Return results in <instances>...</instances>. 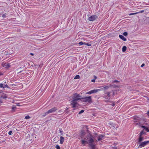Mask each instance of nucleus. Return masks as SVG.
<instances>
[{"mask_svg":"<svg viewBox=\"0 0 149 149\" xmlns=\"http://www.w3.org/2000/svg\"><path fill=\"white\" fill-rule=\"evenodd\" d=\"M143 135H146V133L145 132V131L144 130H143L141 131L139 134V136H141Z\"/></svg>","mask_w":149,"mask_h":149,"instance_id":"nucleus-12","label":"nucleus"},{"mask_svg":"<svg viewBox=\"0 0 149 149\" xmlns=\"http://www.w3.org/2000/svg\"><path fill=\"white\" fill-rule=\"evenodd\" d=\"M144 12V10H143L137 12V13H138H138H142L143 12Z\"/></svg>","mask_w":149,"mask_h":149,"instance_id":"nucleus-32","label":"nucleus"},{"mask_svg":"<svg viewBox=\"0 0 149 149\" xmlns=\"http://www.w3.org/2000/svg\"><path fill=\"white\" fill-rule=\"evenodd\" d=\"M94 78L95 79H96L97 78V77L96 76L94 75Z\"/></svg>","mask_w":149,"mask_h":149,"instance_id":"nucleus-42","label":"nucleus"},{"mask_svg":"<svg viewBox=\"0 0 149 149\" xmlns=\"http://www.w3.org/2000/svg\"><path fill=\"white\" fill-rule=\"evenodd\" d=\"M8 65L9 66V64H8Z\"/></svg>","mask_w":149,"mask_h":149,"instance_id":"nucleus-47","label":"nucleus"},{"mask_svg":"<svg viewBox=\"0 0 149 149\" xmlns=\"http://www.w3.org/2000/svg\"><path fill=\"white\" fill-rule=\"evenodd\" d=\"M111 85H110V86H105L103 88H104V90H107L108 89V88L111 87ZM102 89V90L103 88Z\"/></svg>","mask_w":149,"mask_h":149,"instance_id":"nucleus-16","label":"nucleus"},{"mask_svg":"<svg viewBox=\"0 0 149 149\" xmlns=\"http://www.w3.org/2000/svg\"><path fill=\"white\" fill-rule=\"evenodd\" d=\"M141 127H142V128H144V129H143V130H145V129L146 127L145 126H143V125Z\"/></svg>","mask_w":149,"mask_h":149,"instance_id":"nucleus-34","label":"nucleus"},{"mask_svg":"<svg viewBox=\"0 0 149 149\" xmlns=\"http://www.w3.org/2000/svg\"><path fill=\"white\" fill-rule=\"evenodd\" d=\"M55 148L57 149H60V147L58 145H56L55 146Z\"/></svg>","mask_w":149,"mask_h":149,"instance_id":"nucleus-28","label":"nucleus"},{"mask_svg":"<svg viewBox=\"0 0 149 149\" xmlns=\"http://www.w3.org/2000/svg\"><path fill=\"white\" fill-rule=\"evenodd\" d=\"M104 136L102 135H100L98 136V141H100L103 138Z\"/></svg>","mask_w":149,"mask_h":149,"instance_id":"nucleus-15","label":"nucleus"},{"mask_svg":"<svg viewBox=\"0 0 149 149\" xmlns=\"http://www.w3.org/2000/svg\"><path fill=\"white\" fill-rule=\"evenodd\" d=\"M144 131H146L147 132H149V130L146 127Z\"/></svg>","mask_w":149,"mask_h":149,"instance_id":"nucleus-27","label":"nucleus"},{"mask_svg":"<svg viewBox=\"0 0 149 149\" xmlns=\"http://www.w3.org/2000/svg\"><path fill=\"white\" fill-rule=\"evenodd\" d=\"M11 85L13 86H15V85L14 84H12V85Z\"/></svg>","mask_w":149,"mask_h":149,"instance_id":"nucleus-46","label":"nucleus"},{"mask_svg":"<svg viewBox=\"0 0 149 149\" xmlns=\"http://www.w3.org/2000/svg\"><path fill=\"white\" fill-rule=\"evenodd\" d=\"M6 15L5 14H4L2 15V16L3 17H5Z\"/></svg>","mask_w":149,"mask_h":149,"instance_id":"nucleus-37","label":"nucleus"},{"mask_svg":"<svg viewBox=\"0 0 149 149\" xmlns=\"http://www.w3.org/2000/svg\"><path fill=\"white\" fill-rule=\"evenodd\" d=\"M79 44L81 45H85V42H83L82 41H81L79 42Z\"/></svg>","mask_w":149,"mask_h":149,"instance_id":"nucleus-19","label":"nucleus"},{"mask_svg":"<svg viewBox=\"0 0 149 149\" xmlns=\"http://www.w3.org/2000/svg\"><path fill=\"white\" fill-rule=\"evenodd\" d=\"M138 14V13H137V12H136V13H130L129 14V15H136V14Z\"/></svg>","mask_w":149,"mask_h":149,"instance_id":"nucleus-22","label":"nucleus"},{"mask_svg":"<svg viewBox=\"0 0 149 149\" xmlns=\"http://www.w3.org/2000/svg\"><path fill=\"white\" fill-rule=\"evenodd\" d=\"M30 118V117L29 116L27 115V116H26L25 117V118L26 119H29V118Z\"/></svg>","mask_w":149,"mask_h":149,"instance_id":"nucleus-25","label":"nucleus"},{"mask_svg":"<svg viewBox=\"0 0 149 149\" xmlns=\"http://www.w3.org/2000/svg\"><path fill=\"white\" fill-rule=\"evenodd\" d=\"M97 16L96 15H94L89 17L88 20L89 21H93L97 18Z\"/></svg>","mask_w":149,"mask_h":149,"instance_id":"nucleus-6","label":"nucleus"},{"mask_svg":"<svg viewBox=\"0 0 149 149\" xmlns=\"http://www.w3.org/2000/svg\"><path fill=\"white\" fill-rule=\"evenodd\" d=\"M110 92H108L105 93L104 97L106 99V101H108L111 98Z\"/></svg>","mask_w":149,"mask_h":149,"instance_id":"nucleus-5","label":"nucleus"},{"mask_svg":"<svg viewBox=\"0 0 149 149\" xmlns=\"http://www.w3.org/2000/svg\"><path fill=\"white\" fill-rule=\"evenodd\" d=\"M80 78L79 76V75H77L74 78V79H79Z\"/></svg>","mask_w":149,"mask_h":149,"instance_id":"nucleus-20","label":"nucleus"},{"mask_svg":"<svg viewBox=\"0 0 149 149\" xmlns=\"http://www.w3.org/2000/svg\"><path fill=\"white\" fill-rule=\"evenodd\" d=\"M115 105V104L114 103H113L112 104V105L113 106H114Z\"/></svg>","mask_w":149,"mask_h":149,"instance_id":"nucleus-45","label":"nucleus"},{"mask_svg":"<svg viewBox=\"0 0 149 149\" xmlns=\"http://www.w3.org/2000/svg\"><path fill=\"white\" fill-rule=\"evenodd\" d=\"M64 138L61 136L60 138V143L61 144H62L64 141Z\"/></svg>","mask_w":149,"mask_h":149,"instance_id":"nucleus-13","label":"nucleus"},{"mask_svg":"<svg viewBox=\"0 0 149 149\" xmlns=\"http://www.w3.org/2000/svg\"><path fill=\"white\" fill-rule=\"evenodd\" d=\"M5 87H7L8 88H10V87H9L8 86V85L6 84H4V87H3V89H4V88Z\"/></svg>","mask_w":149,"mask_h":149,"instance_id":"nucleus-18","label":"nucleus"},{"mask_svg":"<svg viewBox=\"0 0 149 149\" xmlns=\"http://www.w3.org/2000/svg\"><path fill=\"white\" fill-rule=\"evenodd\" d=\"M119 82V81L118 80H114L113 81V83H114L115 82Z\"/></svg>","mask_w":149,"mask_h":149,"instance_id":"nucleus-36","label":"nucleus"},{"mask_svg":"<svg viewBox=\"0 0 149 149\" xmlns=\"http://www.w3.org/2000/svg\"><path fill=\"white\" fill-rule=\"evenodd\" d=\"M7 96L6 94L2 93L1 95V99H6L7 98Z\"/></svg>","mask_w":149,"mask_h":149,"instance_id":"nucleus-11","label":"nucleus"},{"mask_svg":"<svg viewBox=\"0 0 149 149\" xmlns=\"http://www.w3.org/2000/svg\"><path fill=\"white\" fill-rule=\"evenodd\" d=\"M81 99L82 100V101L84 102H88L89 103H91L92 102L91 97V96L84 97Z\"/></svg>","mask_w":149,"mask_h":149,"instance_id":"nucleus-3","label":"nucleus"},{"mask_svg":"<svg viewBox=\"0 0 149 149\" xmlns=\"http://www.w3.org/2000/svg\"><path fill=\"white\" fill-rule=\"evenodd\" d=\"M123 35L125 36H126L127 35V33L126 32H125L123 33Z\"/></svg>","mask_w":149,"mask_h":149,"instance_id":"nucleus-29","label":"nucleus"},{"mask_svg":"<svg viewBox=\"0 0 149 149\" xmlns=\"http://www.w3.org/2000/svg\"><path fill=\"white\" fill-rule=\"evenodd\" d=\"M3 102L1 100H0V106L1 104Z\"/></svg>","mask_w":149,"mask_h":149,"instance_id":"nucleus-40","label":"nucleus"},{"mask_svg":"<svg viewBox=\"0 0 149 149\" xmlns=\"http://www.w3.org/2000/svg\"><path fill=\"white\" fill-rule=\"evenodd\" d=\"M126 49H127V47L126 46H123L122 48V51L123 52H125L126 50Z\"/></svg>","mask_w":149,"mask_h":149,"instance_id":"nucleus-17","label":"nucleus"},{"mask_svg":"<svg viewBox=\"0 0 149 149\" xmlns=\"http://www.w3.org/2000/svg\"><path fill=\"white\" fill-rule=\"evenodd\" d=\"M80 137L81 140H83L84 137V135L86 134L85 132L83 130H82L80 132Z\"/></svg>","mask_w":149,"mask_h":149,"instance_id":"nucleus-8","label":"nucleus"},{"mask_svg":"<svg viewBox=\"0 0 149 149\" xmlns=\"http://www.w3.org/2000/svg\"><path fill=\"white\" fill-rule=\"evenodd\" d=\"M59 131H60V133H62L63 131L61 128H60L59 129Z\"/></svg>","mask_w":149,"mask_h":149,"instance_id":"nucleus-33","label":"nucleus"},{"mask_svg":"<svg viewBox=\"0 0 149 149\" xmlns=\"http://www.w3.org/2000/svg\"><path fill=\"white\" fill-rule=\"evenodd\" d=\"M113 95H114V92H113Z\"/></svg>","mask_w":149,"mask_h":149,"instance_id":"nucleus-48","label":"nucleus"},{"mask_svg":"<svg viewBox=\"0 0 149 149\" xmlns=\"http://www.w3.org/2000/svg\"><path fill=\"white\" fill-rule=\"evenodd\" d=\"M147 114L148 115V116L149 117V111L147 112Z\"/></svg>","mask_w":149,"mask_h":149,"instance_id":"nucleus-44","label":"nucleus"},{"mask_svg":"<svg viewBox=\"0 0 149 149\" xmlns=\"http://www.w3.org/2000/svg\"><path fill=\"white\" fill-rule=\"evenodd\" d=\"M85 45H87L89 46H90L91 45V43H86L85 42Z\"/></svg>","mask_w":149,"mask_h":149,"instance_id":"nucleus-23","label":"nucleus"},{"mask_svg":"<svg viewBox=\"0 0 149 149\" xmlns=\"http://www.w3.org/2000/svg\"><path fill=\"white\" fill-rule=\"evenodd\" d=\"M145 65V64L144 63H143L141 65V67H143Z\"/></svg>","mask_w":149,"mask_h":149,"instance_id":"nucleus-39","label":"nucleus"},{"mask_svg":"<svg viewBox=\"0 0 149 149\" xmlns=\"http://www.w3.org/2000/svg\"><path fill=\"white\" fill-rule=\"evenodd\" d=\"M95 144L93 145V146H90L91 147V149H95Z\"/></svg>","mask_w":149,"mask_h":149,"instance_id":"nucleus-21","label":"nucleus"},{"mask_svg":"<svg viewBox=\"0 0 149 149\" xmlns=\"http://www.w3.org/2000/svg\"><path fill=\"white\" fill-rule=\"evenodd\" d=\"M16 109V107H12V109L13 110H14Z\"/></svg>","mask_w":149,"mask_h":149,"instance_id":"nucleus-35","label":"nucleus"},{"mask_svg":"<svg viewBox=\"0 0 149 149\" xmlns=\"http://www.w3.org/2000/svg\"><path fill=\"white\" fill-rule=\"evenodd\" d=\"M47 113V112H45V115H43V116H45L46 115H47L48 114H49V113Z\"/></svg>","mask_w":149,"mask_h":149,"instance_id":"nucleus-41","label":"nucleus"},{"mask_svg":"<svg viewBox=\"0 0 149 149\" xmlns=\"http://www.w3.org/2000/svg\"><path fill=\"white\" fill-rule=\"evenodd\" d=\"M86 93V94H89V95H90V94H92V93H91V90L90 91H89L88 92H87Z\"/></svg>","mask_w":149,"mask_h":149,"instance_id":"nucleus-26","label":"nucleus"},{"mask_svg":"<svg viewBox=\"0 0 149 149\" xmlns=\"http://www.w3.org/2000/svg\"><path fill=\"white\" fill-rule=\"evenodd\" d=\"M102 90V89H93L91 90L92 94L98 92L99 91Z\"/></svg>","mask_w":149,"mask_h":149,"instance_id":"nucleus-10","label":"nucleus"},{"mask_svg":"<svg viewBox=\"0 0 149 149\" xmlns=\"http://www.w3.org/2000/svg\"><path fill=\"white\" fill-rule=\"evenodd\" d=\"M12 131H10L8 132V134L9 135H11L12 134Z\"/></svg>","mask_w":149,"mask_h":149,"instance_id":"nucleus-31","label":"nucleus"},{"mask_svg":"<svg viewBox=\"0 0 149 149\" xmlns=\"http://www.w3.org/2000/svg\"><path fill=\"white\" fill-rule=\"evenodd\" d=\"M57 110V109L56 107H54L49 110L47 112V113H49L55 112Z\"/></svg>","mask_w":149,"mask_h":149,"instance_id":"nucleus-7","label":"nucleus"},{"mask_svg":"<svg viewBox=\"0 0 149 149\" xmlns=\"http://www.w3.org/2000/svg\"><path fill=\"white\" fill-rule=\"evenodd\" d=\"M93 137L91 134H88L86 138L84 139L83 140L81 141V144L85 145L86 144H88L89 146H93V145L95 144L94 143L95 141L97 142V141L93 139Z\"/></svg>","mask_w":149,"mask_h":149,"instance_id":"nucleus-1","label":"nucleus"},{"mask_svg":"<svg viewBox=\"0 0 149 149\" xmlns=\"http://www.w3.org/2000/svg\"><path fill=\"white\" fill-rule=\"evenodd\" d=\"M91 81L92 82H95V79H92L91 80Z\"/></svg>","mask_w":149,"mask_h":149,"instance_id":"nucleus-38","label":"nucleus"},{"mask_svg":"<svg viewBox=\"0 0 149 149\" xmlns=\"http://www.w3.org/2000/svg\"><path fill=\"white\" fill-rule=\"evenodd\" d=\"M61 134H62V135H63V134H62V133Z\"/></svg>","mask_w":149,"mask_h":149,"instance_id":"nucleus-49","label":"nucleus"},{"mask_svg":"<svg viewBox=\"0 0 149 149\" xmlns=\"http://www.w3.org/2000/svg\"><path fill=\"white\" fill-rule=\"evenodd\" d=\"M144 140V138L142 136H139V137L138 139V142L140 143L142 141H143Z\"/></svg>","mask_w":149,"mask_h":149,"instance_id":"nucleus-9","label":"nucleus"},{"mask_svg":"<svg viewBox=\"0 0 149 149\" xmlns=\"http://www.w3.org/2000/svg\"><path fill=\"white\" fill-rule=\"evenodd\" d=\"M149 144V141H145L143 142H141L140 143H138V144H139L138 146L139 148H141L144 147L146 145Z\"/></svg>","mask_w":149,"mask_h":149,"instance_id":"nucleus-4","label":"nucleus"},{"mask_svg":"<svg viewBox=\"0 0 149 149\" xmlns=\"http://www.w3.org/2000/svg\"><path fill=\"white\" fill-rule=\"evenodd\" d=\"M4 87V84H0V88H3Z\"/></svg>","mask_w":149,"mask_h":149,"instance_id":"nucleus-24","label":"nucleus"},{"mask_svg":"<svg viewBox=\"0 0 149 149\" xmlns=\"http://www.w3.org/2000/svg\"><path fill=\"white\" fill-rule=\"evenodd\" d=\"M81 96L80 95L77 93L74 94L73 96V100L71 101V105L72 106V107L74 108L73 110L76 109L75 107H78L79 104L77 101L81 100Z\"/></svg>","mask_w":149,"mask_h":149,"instance_id":"nucleus-2","label":"nucleus"},{"mask_svg":"<svg viewBox=\"0 0 149 149\" xmlns=\"http://www.w3.org/2000/svg\"><path fill=\"white\" fill-rule=\"evenodd\" d=\"M119 38L121 39L122 40H123L124 41H126L127 40V39L125 38L123 35H120L119 36Z\"/></svg>","mask_w":149,"mask_h":149,"instance_id":"nucleus-14","label":"nucleus"},{"mask_svg":"<svg viewBox=\"0 0 149 149\" xmlns=\"http://www.w3.org/2000/svg\"><path fill=\"white\" fill-rule=\"evenodd\" d=\"M30 54L32 56H33L34 55L33 54L31 53H30Z\"/></svg>","mask_w":149,"mask_h":149,"instance_id":"nucleus-43","label":"nucleus"},{"mask_svg":"<svg viewBox=\"0 0 149 149\" xmlns=\"http://www.w3.org/2000/svg\"><path fill=\"white\" fill-rule=\"evenodd\" d=\"M84 110H81V111L79 113V114H80L82 113H83V112H84Z\"/></svg>","mask_w":149,"mask_h":149,"instance_id":"nucleus-30","label":"nucleus"}]
</instances>
